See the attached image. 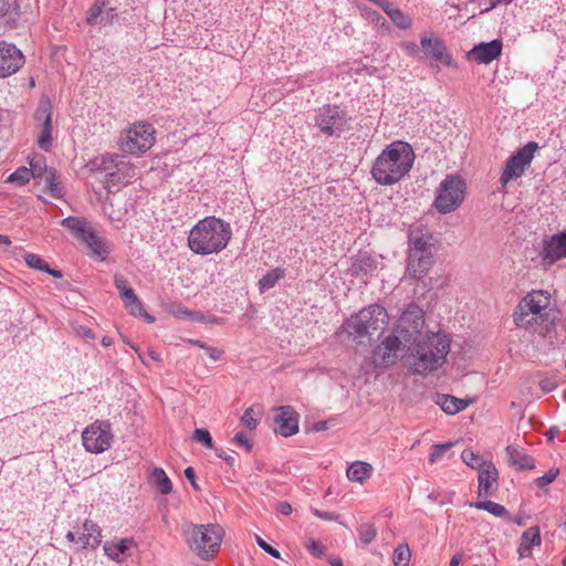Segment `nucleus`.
Listing matches in <instances>:
<instances>
[{
    "label": "nucleus",
    "instance_id": "obj_57",
    "mask_svg": "<svg viewBox=\"0 0 566 566\" xmlns=\"http://www.w3.org/2000/svg\"><path fill=\"white\" fill-rule=\"evenodd\" d=\"M76 334L86 339V340H93L95 339V334L93 333V331L91 328H88L87 326H78L76 328Z\"/></svg>",
    "mask_w": 566,
    "mask_h": 566
},
{
    "label": "nucleus",
    "instance_id": "obj_54",
    "mask_svg": "<svg viewBox=\"0 0 566 566\" xmlns=\"http://www.w3.org/2000/svg\"><path fill=\"white\" fill-rule=\"evenodd\" d=\"M120 297H122L125 306H129V304H132V303H136L138 305V297L132 287L128 290H125L124 293L120 294Z\"/></svg>",
    "mask_w": 566,
    "mask_h": 566
},
{
    "label": "nucleus",
    "instance_id": "obj_19",
    "mask_svg": "<svg viewBox=\"0 0 566 566\" xmlns=\"http://www.w3.org/2000/svg\"><path fill=\"white\" fill-rule=\"evenodd\" d=\"M503 50L501 39H494L490 42H481L474 45L468 53V59L478 64H490L497 59Z\"/></svg>",
    "mask_w": 566,
    "mask_h": 566
},
{
    "label": "nucleus",
    "instance_id": "obj_44",
    "mask_svg": "<svg viewBox=\"0 0 566 566\" xmlns=\"http://www.w3.org/2000/svg\"><path fill=\"white\" fill-rule=\"evenodd\" d=\"M18 17L19 12L15 3L0 2V18H7V23H14Z\"/></svg>",
    "mask_w": 566,
    "mask_h": 566
},
{
    "label": "nucleus",
    "instance_id": "obj_13",
    "mask_svg": "<svg viewBox=\"0 0 566 566\" xmlns=\"http://www.w3.org/2000/svg\"><path fill=\"white\" fill-rule=\"evenodd\" d=\"M406 344L399 332L392 329L373 350L371 360L375 367L387 368L395 365L401 346Z\"/></svg>",
    "mask_w": 566,
    "mask_h": 566
},
{
    "label": "nucleus",
    "instance_id": "obj_53",
    "mask_svg": "<svg viewBox=\"0 0 566 566\" xmlns=\"http://www.w3.org/2000/svg\"><path fill=\"white\" fill-rule=\"evenodd\" d=\"M233 442L241 448H244L248 452L252 449V443L249 441L247 434L244 432L235 433L233 438Z\"/></svg>",
    "mask_w": 566,
    "mask_h": 566
},
{
    "label": "nucleus",
    "instance_id": "obj_52",
    "mask_svg": "<svg viewBox=\"0 0 566 566\" xmlns=\"http://www.w3.org/2000/svg\"><path fill=\"white\" fill-rule=\"evenodd\" d=\"M557 474H558V470H553V469L549 470L542 476L537 478V480H536L537 486H545V485L552 483L556 479Z\"/></svg>",
    "mask_w": 566,
    "mask_h": 566
},
{
    "label": "nucleus",
    "instance_id": "obj_21",
    "mask_svg": "<svg viewBox=\"0 0 566 566\" xmlns=\"http://www.w3.org/2000/svg\"><path fill=\"white\" fill-rule=\"evenodd\" d=\"M108 0H95L86 12L87 24L106 27L113 23L117 14L114 8L108 7Z\"/></svg>",
    "mask_w": 566,
    "mask_h": 566
},
{
    "label": "nucleus",
    "instance_id": "obj_60",
    "mask_svg": "<svg viewBox=\"0 0 566 566\" xmlns=\"http://www.w3.org/2000/svg\"><path fill=\"white\" fill-rule=\"evenodd\" d=\"M206 352L210 356V358L213 359L214 361L219 360L221 358V356L223 355V352L221 349L214 348V347H207Z\"/></svg>",
    "mask_w": 566,
    "mask_h": 566
},
{
    "label": "nucleus",
    "instance_id": "obj_16",
    "mask_svg": "<svg viewBox=\"0 0 566 566\" xmlns=\"http://www.w3.org/2000/svg\"><path fill=\"white\" fill-rule=\"evenodd\" d=\"M539 256L543 265L549 266L566 258V232L545 237L542 241Z\"/></svg>",
    "mask_w": 566,
    "mask_h": 566
},
{
    "label": "nucleus",
    "instance_id": "obj_32",
    "mask_svg": "<svg viewBox=\"0 0 566 566\" xmlns=\"http://www.w3.org/2000/svg\"><path fill=\"white\" fill-rule=\"evenodd\" d=\"M373 465L364 461H355L347 469V478L353 482L364 483L373 473Z\"/></svg>",
    "mask_w": 566,
    "mask_h": 566
},
{
    "label": "nucleus",
    "instance_id": "obj_42",
    "mask_svg": "<svg viewBox=\"0 0 566 566\" xmlns=\"http://www.w3.org/2000/svg\"><path fill=\"white\" fill-rule=\"evenodd\" d=\"M461 459L467 465L472 469H479L480 471L483 469V465L488 463L479 453H475L470 449L462 451Z\"/></svg>",
    "mask_w": 566,
    "mask_h": 566
},
{
    "label": "nucleus",
    "instance_id": "obj_47",
    "mask_svg": "<svg viewBox=\"0 0 566 566\" xmlns=\"http://www.w3.org/2000/svg\"><path fill=\"white\" fill-rule=\"evenodd\" d=\"M193 439L197 442L203 444L208 449L213 448L211 434L207 429H203V428L196 429L193 432Z\"/></svg>",
    "mask_w": 566,
    "mask_h": 566
},
{
    "label": "nucleus",
    "instance_id": "obj_35",
    "mask_svg": "<svg viewBox=\"0 0 566 566\" xmlns=\"http://www.w3.org/2000/svg\"><path fill=\"white\" fill-rule=\"evenodd\" d=\"M151 482L156 485L158 491L167 495L172 491V483L161 468H155L151 472Z\"/></svg>",
    "mask_w": 566,
    "mask_h": 566
},
{
    "label": "nucleus",
    "instance_id": "obj_48",
    "mask_svg": "<svg viewBox=\"0 0 566 566\" xmlns=\"http://www.w3.org/2000/svg\"><path fill=\"white\" fill-rule=\"evenodd\" d=\"M450 446H451V443L432 446L431 451L429 453V461L431 463H436V462L440 461L443 458L446 451L450 448Z\"/></svg>",
    "mask_w": 566,
    "mask_h": 566
},
{
    "label": "nucleus",
    "instance_id": "obj_24",
    "mask_svg": "<svg viewBox=\"0 0 566 566\" xmlns=\"http://www.w3.org/2000/svg\"><path fill=\"white\" fill-rule=\"evenodd\" d=\"M499 472L492 462L483 465L479 472V496L492 495L497 486Z\"/></svg>",
    "mask_w": 566,
    "mask_h": 566
},
{
    "label": "nucleus",
    "instance_id": "obj_49",
    "mask_svg": "<svg viewBox=\"0 0 566 566\" xmlns=\"http://www.w3.org/2000/svg\"><path fill=\"white\" fill-rule=\"evenodd\" d=\"M305 547L308 552H311L312 555L319 557L324 553V545L319 543L318 541H315L313 538H308L304 543Z\"/></svg>",
    "mask_w": 566,
    "mask_h": 566
},
{
    "label": "nucleus",
    "instance_id": "obj_41",
    "mask_svg": "<svg viewBox=\"0 0 566 566\" xmlns=\"http://www.w3.org/2000/svg\"><path fill=\"white\" fill-rule=\"evenodd\" d=\"M32 178V170L27 167H19L14 172L9 175L7 182L14 184L17 186H24Z\"/></svg>",
    "mask_w": 566,
    "mask_h": 566
},
{
    "label": "nucleus",
    "instance_id": "obj_56",
    "mask_svg": "<svg viewBox=\"0 0 566 566\" xmlns=\"http://www.w3.org/2000/svg\"><path fill=\"white\" fill-rule=\"evenodd\" d=\"M114 284H115L119 295L122 293H124L125 290L130 289V286L128 284V281L125 277L120 276V275H115Z\"/></svg>",
    "mask_w": 566,
    "mask_h": 566
},
{
    "label": "nucleus",
    "instance_id": "obj_55",
    "mask_svg": "<svg viewBox=\"0 0 566 566\" xmlns=\"http://www.w3.org/2000/svg\"><path fill=\"white\" fill-rule=\"evenodd\" d=\"M311 512L314 516L321 518V520H324V521H337L338 520V515L333 513V512H324V511H319L317 509H311Z\"/></svg>",
    "mask_w": 566,
    "mask_h": 566
},
{
    "label": "nucleus",
    "instance_id": "obj_37",
    "mask_svg": "<svg viewBox=\"0 0 566 566\" xmlns=\"http://www.w3.org/2000/svg\"><path fill=\"white\" fill-rule=\"evenodd\" d=\"M42 181L44 182L45 192H48L52 198L59 199L63 197V187L59 180L56 170L49 171V176Z\"/></svg>",
    "mask_w": 566,
    "mask_h": 566
},
{
    "label": "nucleus",
    "instance_id": "obj_36",
    "mask_svg": "<svg viewBox=\"0 0 566 566\" xmlns=\"http://www.w3.org/2000/svg\"><path fill=\"white\" fill-rule=\"evenodd\" d=\"M470 505L478 510L486 511L496 517H502V518L510 517L509 511L505 509V506H503L499 503H495L493 501H479L475 503H471Z\"/></svg>",
    "mask_w": 566,
    "mask_h": 566
},
{
    "label": "nucleus",
    "instance_id": "obj_59",
    "mask_svg": "<svg viewBox=\"0 0 566 566\" xmlns=\"http://www.w3.org/2000/svg\"><path fill=\"white\" fill-rule=\"evenodd\" d=\"M185 476H186V479L191 483L192 488H193L195 490H198V484H197V482H196V473H195L193 468L188 467V468L185 470Z\"/></svg>",
    "mask_w": 566,
    "mask_h": 566
},
{
    "label": "nucleus",
    "instance_id": "obj_51",
    "mask_svg": "<svg viewBox=\"0 0 566 566\" xmlns=\"http://www.w3.org/2000/svg\"><path fill=\"white\" fill-rule=\"evenodd\" d=\"M255 542L258 546L263 549L265 553L271 555L274 558H280L281 554L277 549L273 548L271 545H269L265 541H263L259 535H255Z\"/></svg>",
    "mask_w": 566,
    "mask_h": 566
},
{
    "label": "nucleus",
    "instance_id": "obj_23",
    "mask_svg": "<svg viewBox=\"0 0 566 566\" xmlns=\"http://www.w3.org/2000/svg\"><path fill=\"white\" fill-rule=\"evenodd\" d=\"M134 545L135 541L132 537H126L108 541L103 548L107 557L116 563H122L130 556V549Z\"/></svg>",
    "mask_w": 566,
    "mask_h": 566
},
{
    "label": "nucleus",
    "instance_id": "obj_64",
    "mask_svg": "<svg viewBox=\"0 0 566 566\" xmlns=\"http://www.w3.org/2000/svg\"><path fill=\"white\" fill-rule=\"evenodd\" d=\"M513 0H489L490 4L483 10L484 12H488L494 8H496L500 4H509Z\"/></svg>",
    "mask_w": 566,
    "mask_h": 566
},
{
    "label": "nucleus",
    "instance_id": "obj_28",
    "mask_svg": "<svg viewBox=\"0 0 566 566\" xmlns=\"http://www.w3.org/2000/svg\"><path fill=\"white\" fill-rule=\"evenodd\" d=\"M506 454L510 465L516 470H527L535 467L534 460L522 448L509 446L506 447Z\"/></svg>",
    "mask_w": 566,
    "mask_h": 566
},
{
    "label": "nucleus",
    "instance_id": "obj_11",
    "mask_svg": "<svg viewBox=\"0 0 566 566\" xmlns=\"http://www.w3.org/2000/svg\"><path fill=\"white\" fill-rule=\"evenodd\" d=\"M538 148L536 142H528L524 147L510 156L500 177V184L505 187L511 180L522 177L525 170L531 166Z\"/></svg>",
    "mask_w": 566,
    "mask_h": 566
},
{
    "label": "nucleus",
    "instance_id": "obj_7",
    "mask_svg": "<svg viewBox=\"0 0 566 566\" xmlns=\"http://www.w3.org/2000/svg\"><path fill=\"white\" fill-rule=\"evenodd\" d=\"M155 134L153 125L136 122L120 133L118 147L125 154L143 155L155 144Z\"/></svg>",
    "mask_w": 566,
    "mask_h": 566
},
{
    "label": "nucleus",
    "instance_id": "obj_18",
    "mask_svg": "<svg viewBox=\"0 0 566 566\" xmlns=\"http://www.w3.org/2000/svg\"><path fill=\"white\" fill-rule=\"evenodd\" d=\"M66 538L82 548H96L101 543V530L93 521L85 520L77 531H69Z\"/></svg>",
    "mask_w": 566,
    "mask_h": 566
},
{
    "label": "nucleus",
    "instance_id": "obj_40",
    "mask_svg": "<svg viewBox=\"0 0 566 566\" xmlns=\"http://www.w3.org/2000/svg\"><path fill=\"white\" fill-rule=\"evenodd\" d=\"M411 553L407 544L398 545L392 554V563L395 566H408Z\"/></svg>",
    "mask_w": 566,
    "mask_h": 566
},
{
    "label": "nucleus",
    "instance_id": "obj_38",
    "mask_svg": "<svg viewBox=\"0 0 566 566\" xmlns=\"http://www.w3.org/2000/svg\"><path fill=\"white\" fill-rule=\"evenodd\" d=\"M84 243L90 249L92 255L98 260H104L108 253L105 242L99 237H97L95 232H93L92 238H88Z\"/></svg>",
    "mask_w": 566,
    "mask_h": 566
},
{
    "label": "nucleus",
    "instance_id": "obj_46",
    "mask_svg": "<svg viewBox=\"0 0 566 566\" xmlns=\"http://www.w3.org/2000/svg\"><path fill=\"white\" fill-rule=\"evenodd\" d=\"M358 534L364 544H369L376 538L377 530L371 524H363L358 528Z\"/></svg>",
    "mask_w": 566,
    "mask_h": 566
},
{
    "label": "nucleus",
    "instance_id": "obj_39",
    "mask_svg": "<svg viewBox=\"0 0 566 566\" xmlns=\"http://www.w3.org/2000/svg\"><path fill=\"white\" fill-rule=\"evenodd\" d=\"M29 169L32 170V178H39L41 180L45 179L49 176V171H55L54 168L46 166L42 157L32 159Z\"/></svg>",
    "mask_w": 566,
    "mask_h": 566
},
{
    "label": "nucleus",
    "instance_id": "obj_22",
    "mask_svg": "<svg viewBox=\"0 0 566 566\" xmlns=\"http://www.w3.org/2000/svg\"><path fill=\"white\" fill-rule=\"evenodd\" d=\"M420 45L427 57L446 65L451 64V57L446 53V45L440 39L423 35L420 39Z\"/></svg>",
    "mask_w": 566,
    "mask_h": 566
},
{
    "label": "nucleus",
    "instance_id": "obj_4",
    "mask_svg": "<svg viewBox=\"0 0 566 566\" xmlns=\"http://www.w3.org/2000/svg\"><path fill=\"white\" fill-rule=\"evenodd\" d=\"M432 235L411 229L408 233V256L406 276L420 280L428 274L434 264Z\"/></svg>",
    "mask_w": 566,
    "mask_h": 566
},
{
    "label": "nucleus",
    "instance_id": "obj_20",
    "mask_svg": "<svg viewBox=\"0 0 566 566\" xmlns=\"http://www.w3.org/2000/svg\"><path fill=\"white\" fill-rule=\"evenodd\" d=\"M274 421L276 423L274 431L282 437H291L298 432V413L291 406L277 408Z\"/></svg>",
    "mask_w": 566,
    "mask_h": 566
},
{
    "label": "nucleus",
    "instance_id": "obj_26",
    "mask_svg": "<svg viewBox=\"0 0 566 566\" xmlns=\"http://www.w3.org/2000/svg\"><path fill=\"white\" fill-rule=\"evenodd\" d=\"M61 224L67 228L71 233L82 242H85L88 238H92V233L94 232L91 223L86 219L80 217L64 218Z\"/></svg>",
    "mask_w": 566,
    "mask_h": 566
},
{
    "label": "nucleus",
    "instance_id": "obj_58",
    "mask_svg": "<svg viewBox=\"0 0 566 566\" xmlns=\"http://www.w3.org/2000/svg\"><path fill=\"white\" fill-rule=\"evenodd\" d=\"M402 48L408 55H416L419 52V46L415 42H403Z\"/></svg>",
    "mask_w": 566,
    "mask_h": 566
},
{
    "label": "nucleus",
    "instance_id": "obj_25",
    "mask_svg": "<svg viewBox=\"0 0 566 566\" xmlns=\"http://www.w3.org/2000/svg\"><path fill=\"white\" fill-rule=\"evenodd\" d=\"M61 224L67 228L71 233L82 242H85L88 238H92V233L94 232L91 223L86 219L80 217L64 218Z\"/></svg>",
    "mask_w": 566,
    "mask_h": 566
},
{
    "label": "nucleus",
    "instance_id": "obj_15",
    "mask_svg": "<svg viewBox=\"0 0 566 566\" xmlns=\"http://www.w3.org/2000/svg\"><path fill=\"white\" fill-rule=\"evenodd\" d=\"M35 127L39 129L38 145L48 151L52 146V106L49 99H41L34 113Z\"/></svg>",
    "mask_w": 566,
    "mask_h": 566
},
{
    "label": "nucleus",
    "instance_id": "obj_9",
    "mask_svg": "<svg viewBox=\"0 0 566 566\" xmlns=\"http://www.w3.org/2000/svg\"><path fill=\"white\" fill-rule=\"evenodd\" d=\"M551 304V295L545 291H532L521 300L514 311V322L518 327L528 328L537 323Z\"/></svg>",
    "mask_w": 566,
    "mask_h": 566
},
{
    "label": "nucleus",
    "instance_id": "obj_1",
    "mask_svg": "<svg viewBox=\"0 0 566 566\" xmlns=\"http://www.w3.org/2000/svg\"><path fill=\"white\" fill-rule=\"evenodd\" d=\"M415 153L405 142L397 140L388 145L376 158L371 176L381 186H391L400 181L412 168Z\"/></svg>",
    "mask_w": 566,
    "mask_h": 566
},
{
    "label": "nucleus",
    "instance_id": "obj_8",
    "mask_svg": "<svg viewBox=\"0 0 566 566\" xmlns=\"http://www.w3.org/2000/svg\"><path fill=\"white\" fill-rule=\"evenodd\" d=\"M467 190L464 179L458 175H448L439 185L433 206L440 213L455 211L463 202Z\"/></svg>",
    "mask_w": 566,
    "mask_h": 566
},
{
    "label": "nucleus",
    "instance_id": "obj_34",
    "mask_svg": "<svg viewBox=\"0 0 566 566\" xmlns=\"http://www.w3.org/2000/svg\"><path fill=\"white\" fill-rule=\"evenodd\" d=\"M285 275V271L281 268H275L269 271L259 280V290L261 293L269 291L274 287L275 284Z\"/></svg>",
    "mask_w": 566,
    "mask_h": 566
},
{
    "label": "nucleus",
    "instance_id": "obj_61",
    "mask_svg": "<svg viewBox=\"0 0 566 566\" xmlns=\"http://www.w3.org/2000/svg\"><path fill=\"white\" fill-rule=\"evenodd\" d=\"M127 307L129 308L130 314L134 316H138L145 310L143 303L139 300L138 305L136 303H132Z\"/></svg>",
    "mask_w": 566,
    "mask_h": 566
},
{
    "label": "nucleus",
    "instance_id": "obj_30",
    "mask_svg": "<svg viewBox=\"0 0 566 566\" xmlns=\"http://www.w3.org/2000/svg\"><path fill=\"white\" fill-rule=\"evenodd\" d=\"M541 545V533L537 526H533L524 531L521 536L518 546V554L521 557H526L534 546Z\"/></svg>",
    "mask_w": 566,
    "mask_h": 566
},
{
    "label": "nucleus",
    "instance_id": "obj_10",
    "mask_svg": "<svg viewBox=\"0 0 566 566\" xmlns=\"http://www.w3.org/2000/svg\"><path fill=\"white\" fill-rule=\"evenodd\" d=\"M348 122L347 113L337 105L327 104L315 111V126L325 136H340L346 130Z\"/></svg>",
    "mask_w": 566,
    "mask_h": 566
},
{
    "label": "nucleus",
    "instance_id": "obj_33",
    "mask_svg": "<svg viewBox=\"0 0 566 566\" xmlns=\"http://www.w3.org/2000/svg\"><path fill=\"white\" fill-rule=\"evenodd\" d=\"M129 171L123 166H118L109 172L105 174L104 184L105 188L108 191H112L113 188H116L123 184H126L129 178Z\"/></svg>",
    "mask_w": 566,
    "mask_h": 566
},
{
    "label": "nucleus",
    "instance_id": "obj_2",
    "mask_svg": "<svg viewBox=\"0 0 566 566\" xmlns=\"http://www.w3.org/2000/svg\"><path fill=\"white\" fill-rule=\"evenodd\" d=\"M450 343V338L440 332L420 337L408 354L410 370L417 375H427L439 369L446 363Z\"/></svg>",
    "mask_w": 566,
    "mask_h": 566
},
{
    "label": "nucleus",
    "instance_id": "obj_12",
    "mask_svg": "<svg viewBox=\"0 0 566 566\" xmlns=\"http://www.w3.org/2000/svg\"><path fill=\"white\" fill-rule=\"evenodd\" d=\"M83 446L91 453L106 451L113 441L111 423L108 421H95L82 433Z\"/></svg>",
    "mask_w": 566,
    "mask_h": 566
},
{
    "label": "nucleus",
    "instance_id": "obj_17",
    "mask_svg": "<svg viewBox=\"0 0 566 566\" xmlns=\"http://www.w3.org/2000/svg\"><path fill=\"white\" fill-rule=\"evenodd\" d=\"M24 55L12 43H0V77L4 78L17 73L24 64Z\"/></svg>",
    "mask_w": 566,
    "mask_h": 566
},
{
    "label": "nucleus",
    "instance_id": "obj_62",
    "mask_svg": "<svg viewBox=\"0 0 566 566\" xmlns=\"http://www.w3.org/2000/svg\"><path fill=\"white\" fill-rule=\"evenodd\" d=\"M127 307L129 308L130 314L134 316H138L145 310L143 303L139 300L138 305L136 303H132Z\"/></svg>",
    "mask_w": 566,
    "mask_h": 566
},
{
    "label": "nucleus",
    "instance_id": "obj_3",
    "mask_svg": "<svg viewBox=\"0 0 566 566\" xmlns=\"http://www.w3.org/2000/svg\"><path fill=\"white\" fill-rule=\"evenodd\" d=\"M232 238L231 226L214 216L199 220L188 235L189 249L198 255L219 253Z\"/></svg>",
    "mask_w": 566,
    "mask_h": 566
},
{
    "label": "nucleus",
    "instance_id": "obj_5",
    "mask_svg": "<svg viewBox=\"0 0 566 566\" xmlns=\"http://www.w3.org/2000/svg\"><path fill=\"white\" fill-rule=\"evenodd\" d=\"M182 535L188 547L198 557L208 560L219 551L224 532L218 524H187Z\"/></svg>",
    "mask_w": 566,
    "mask_h": 566
},
{
    "label": "nucleus",
    "instance_id": "obj_31",
    "mask_svg": "<svg viewBox=\"0 0 566 566\" xmlns=\"http://www.w3.org/2000/svg\"><path fill=\"white\" fill-rule=\"evenodd\" d=\"M92 166L94 169L104 171L105 174L109 172L111 170L115 169L118 166H123V168L132 170L129 165L125 164L123 160H119L118 155L112 154H104L96 157L92 161Z\"/></svg>",
    "mask_w": 566,
    "mask_h": 566
},
{
    "label": "nucleus",
    "instance_id": "obj_27",
    "mask_svg": "<svg viewBox=\"0 0 566 566\" xmlns=\"http://www.w3.org/2000/svg\"><path fill=\"white\" fill-rule=\"evenodd\" d=\"M473 402V399H460L451 395L438 394L436 403L448 415H455L464 410Z\"/></svg>",
    "mask_w": 566,
    "mask_h": 566
},
{
    "label": "nucleus",
    "instance_id": "obj_14",
    "mask_svg": "<svg viewBox=\"0 0 566 566\" xmlns=\"http://www.w3.org/2000/svg\"><path fill=\"white\" fill-rule=\"evenodd\" d=\"M424 324V313L415 303L409 304L402 312L398 324L394 329L399 332L405 343H411L420 334Z\"/></svg>",
    "mask_w": 566,
    "mask_h": 566
},
{
    "label": "nucleus",
    "instance_id": "obj_29",
    "mask_svg": "<svg viewBox=\"0 0 566 566\" xmlns=\"http://www.w3.org/2000/svg\"><path fill=\"white\" fill-rule=\"evenodd\" d=\"M379 8L390 18V20L399 29L407 30V29L411 28V25H412L411 18L406 15L399 8L395 7L389 1L385 0V2H380Z\"/></svg>",
    "mask_w": 566,
    "mask_h": 566
},
{
    "label": "nucleus",
    "instance_id": "obj_45",
    "mask_svg": "<svg viewBox=\"0 0 566 566\" xmlns=\"http://www.w3.org/2000/svg\"><path fill=\"white\" fill-rule=\"evenodd\" d=\"M25 263L29 268L40 270V271H49V264L39 255L33 253H25L23 256Z\"/></svg>",
    "mask_w": 566,
    "mask_h": 566
},
{
    "label": "nucleus",
    "instance_id": "obj_50",
    "mask_svg": "<svg viewBox=\"0 0 566 566\" xmlns=\"http://www.w3.org/2000/svg\"><path fill=\"white\" fill-rule=\"evenodd\" d=\"M538 385L543 392L548 394L557 388L558 382L555 377H543Z\"/></svg>",
    "mask_w": 566,
    "mask_h": 566
},
{
    "label": "nucleus",
    "instance_id": "obj_6",
    "mask_svg": "<svg viewBox=\"0 0 566 566\" xmlns=\"http://www.w3.org/2000/svg\"><path fill=\"white\" fill-rule=\"evenodd\" d=\"M388 313L384 306L371 304L352 315L342 327L348 336L360 339L382 331L388 324Z\"/></svg>",
    "mask_w": 566,
    "mask_h": 566
},
{
    "label": "nucleus",
    "instance_id": "obj_63",
    "mask_svg": "<svg viewBox=\"0 0 566 566\" xmlns=\"http://www.w3.org/2000/svg\"><path fill=\"white\" fill-rule=\"evenodd\" d=\"M277 511L283 515H290L292 513V506L287 502H280L277 504Z\"/></svg>",
    "mask_w": 566,
    "mask_h": 566
},
{
    "label": "nucleus",
    "instance_id": "obj_43",
    "mask_svg": "<svg viewBox=\"0 0 566 566\" xmlns=\"http://www.w3.org/2000/svg\"><path fill=\"white\" fill-rule=\"evenodd\" d=\"M261 412L253 407L248 408L241 417V423L249 430H254L260 423Z\"/></svg>",
    "mask_w": 566,
    "mask_h": 566
}]
</instances>
